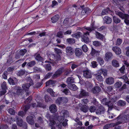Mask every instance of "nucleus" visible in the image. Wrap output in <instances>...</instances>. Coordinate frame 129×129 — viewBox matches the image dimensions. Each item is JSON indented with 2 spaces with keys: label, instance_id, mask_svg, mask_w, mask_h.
I'll return each instance as SVG.
<instances>
[{
  "label": "nucleus",
  "instance_id": "c03bdc74",
  "mask_svg": "<svg viewBox=\"0 0 129 129\" xmlns=\"http://www.w3.org/2000/svg\"><path fill=\"white\" fill-rule=\"evenodd\" d=\"M23 92V90L21 88L18 89L16 91L17 94L19 95H22Z\"/></svg>",
  "mask_w": 129,
  "mask_h": 129
},
{
  "label": "nucleus",
  "instance_id": "9d476101",
  "mask_svg": "<svg viewBox=\"0 0 129 129\" xmlns=\"http://www.w3.org/2000/svg\"><path fill=\"white\" fill-rule=\"evenodd\" d=\"M66 52L67 55H72L74 53V49L71 47H67L66 48Z\"/></svg>",
  "mask_w": 129,
  "mask_h": 129
},
{
  "label": "nucleus",
  "instance_id": "8fccbe9b",
  "mask_svg": "<svg viewBox=\"0 0 129 129\" xmlns=\"http://www.w3.org/2000/svg\"><path fill=\"white\" fill-rule=\"evenodd\" d=\"M30 107L28 105H26L23 106V110L24 111L25 114L28 110L29 108Z\"/></svg>",
  "mask_w": 129,
  "mask_h": 129
},
{
  "label": "nucleus",
  "instance_id": "de8ad7c7",
  "mask_svg": "<svg viewBox=\"0 0 129 129\" xmlns=\"http://www.w3.org/2000/svg\"><path fill=\"white\" fill-rule=\"evenodd\" d=\"M67 41L69 44H73L75 42L74 40L72 38L67 39Z\"/></svg>",
  "mask_w": 129,
  "mask_h": 129
},
{
  "label": "nucleus",
  "instance_id": "49530a36",
  "mask_svg": "<svg viewBox=\"0 0 129 129\" xmlns=\"http://www.w3.org/2000/svg\"><path fill=\"white\" fill-rule=\"evenodd\" d=\"M81 33H75L72 34V37L76 38H80L81 36Z\"/></svg>",
  "mask_w": 129,
  "mask_h": 129
},
{
  "label": "nucleus",
  "instance_id": "5fc2aeb1",
  "mask_svg": "<svg viewBox=\"0 0 129 129\" xmlns=\"http://www.w3.org/2000/svg\"><path fill=\"white\" fill-rule=\"evenodd\" d=\"M122 83L120 82H117L114 84V86L116 88H119L122 85Z\"/></svg>",
  "mask_w": 129,
  "mask_h": 129
},
{
  "label": "nucleus",
  "instance_id": "a19ab883",
  "mask_svg": "<svg viewBox=\"0 0 129 129\" xmlns=\"http://www.w3.org/2000/svg\"><path fill=\"white\" fill-rule=\"evenodd\" d=\"M80 109L82 111L86 112L88 111V107L86 105H83L80 107Z\"/></svg>",
  "mask_w": 129,
  "mask_h": 129
},
{
  "label": "nucleus",
  "instance_id": "20e7f679",
  "mask_svg": "<svg viewBox=\"0 0 129 129\" xmlns=\"http://www.w3.org/2000/svg\"><path fill=\"white\" fill-rule=\"evenodd\" d=\"M68 98L66 97H60L56 101V104L60 105L61 103H66L68 101Z\"/></svg>",
  "mask_w": 129,
  "mask_h": 129
},
{
  "label": "nucleus",
  "instance_id": "f8f14e48",
  "mask_svg": "<svg viewBox=\"0 0 129 129\" xmlns=\"http://www.w3.org/2000/svg\"><path fill=\"white\" fill-rule=\"evenodd\" d=\"M27 122L29 124L31 125L34 124L35 122L33 119V117L31 116H29L26 118Z\"/></svg>",
  "mask_w": 129,
  "mask_h": 129
},
{
  "label": "nucleus",
  "instance_id": "5701e85b",
  "mask_svg": "<svg viewBox=\"0 0 129 129\" xmlns=\"http://www.w3.org/2000/svg\"><path fill=\"white\" fill-rule=\"evenodd\" d=\"M114 79L112 77H110L107 78L105 80L106 83L109 84H111L114 83Z\"/></svg>",
  "mask_w": 129,
  "mask_h": 129
},
{
  "label": "nucleus",
  "instance_id": "c85d7f7f",
  "mask_svg": "<svg viewBox=\"0 0 129 129\" xmlns=\"http://www.w3.org/2000/svg\"><path fill=\"white\" fill-rule=\"evenodd\" d=\"M112 64L113 67L115 68L118 67L119 66L118 62L115 59H113L112 60Z\"/></svg>",
  "mask_w": 129,
  "mask_h": 129
},
{
  "label": "nucleus",
  "instance_id": "4c0bfd02",
  "mask_svg": "<svg viewBox=\"0 0 129 129\" xmlns=\"http://www.w3.org/2000/svg\"><path fill=\"white\" fill-rule=\"evenodd\" d=\"M126 102L124 101L120 100L117 102L118 106H124L126 105Z\"/></svg>",
  "mask_w": 129,
  "mask_h": 129
},
{
  "label": "nucleus",
  "instance_id": "6e6552de",
  "mask_svg": "<svg viewBox=\"0 0 129 129\" xmlns=\"http://www.w3.org/2000/svg\"><path fill=\"white\" fill-rule=\"evenodd\" d=\"M115 13L116 15L120 17L122 19H124L127 16H128L127 17V18L128 17V18L129 17V15L128 14H123L122 12L119 11H117L116 10H115Z\"/></svg>",
  "mask_w": 129,
  "mask_h": 129
},
{
  "label": "nucleus",
  "instance_id": "ea45409f",
  "mask_svg": "<svg viewBox=\"0 0 129 129\" xmlns=\"http://www.w3.org/2000/svg\"><path fill=\"white\" fill-rule=\"evenodd\" d=\"M36 62L35 60H32L28 62L27 64V65L30 67H32L36 64Z\"/></svg>",
  "mask_w": 129,
  "mask_h": 129
},
{
  "label": "nucleus",
  "instance_id": "f704fd0d",
  "mask_svg": "<svg viewBox=\"0 0 129 129\" xmlns=\"http://www.w3.org/2000/svg\"><path fill=\"white\" fill-rule=\"evenodd\" d=\"M95 35L96 38L101 40H103L104 38V36L100 33H96Z\"/></svg>",
  "mask_w": 129,
  "mask_h": 129
},
{
  "label": "nucleus",
  "instance_id": "473e14b6",
  "mask_svg": "<svg viewBox=\"0 0 129 129\" xmlns=\"http://www.w3.org/2000/svg\"><path fill=\"white\" fill-rule=\"evenodd\" d=\"M106 105L108 106V110H111L114 108V105L113 103L109 101L108 102Z\"/></svg>",
  "mask_w": 129,
  "mask_h": 129
},
{
  "label": "nucleus",
  "instance_id": "c756f323",
  "mask_svg": "<svg viewBox=\"0 0 129 129\" xmlns=\"http://www.w3.org/2000/svg\"><path fill=\"white\" fill-rule=\"evenodd\" d=\"M15 118L17 120V125L20 126H21L22 125L23 120L22 119H20L18 116H16Z\"/></svg>",
  "mask_w": 129,
  "mask_h": 129
},
{
  "label": "nucleus",
  "instance_id": "f03ea898",
  "mask_svg": "<svg viewBox=\"0 0 129 129\" xmlns=\"http://www.w3.org/2000/svg\"><path fill=\"white\" fill-rule=\"evenodd\" d=\"M117 118L118 121L116 123V124L118 125L123 123L129 121V115H120L118 116Z\"/></svg>",
  "mask_w": 129,
  "mask_h": 129
},
{
  "label": "nucleus",
  "instance_id": "37998d69",
  "mask_svg": "<svg viewBox=\"0 0 129 129\" xmlns=\"http://www.w3.org/2000/svg\"><path fill=\"white\" fill-rule=\"evenodd\" d=\"M25 72L24 70H21L17 73V75L18 76H21L24 75L25 74Z\"/></svg>",
  "mask_w": 129,
  "mask_h": 129
},
{
  "label": "nucleus",
  "instance_id": "9b49d317",
  "mask_svg": "<svg viewBox=\"0 0 129 129\" xmlns=\"http://www.w3.org/2000/svg\"><path fill=\"white\" fill-rule=\"evenodd\" d=\"M83 76L86 78H91L92 75L90 71L89 70H86L83 71Z\"/></svg>",
  "mask_w": 129,
  "mask_h": 129
},
{
  "label": "nucleus",
  "instance_id": "0e129e2a",
  "mask_svg": "<svg viewBox=\"0 0 129 129\" xmlns=\"http://www.w3.org/2000/svg\"><path fill=\"white\" fill-rule=\"evenodd\" d=\"M26 79L27 81L28 82H29V83H29L31 85L33 84V80H32L30 77H27V78Z\"/></svg>",
  "mask_w": 129,
  "mask_h": 129
},
{
  "label": "nucleus",
  "instance_id": "864d4df0",
  "mask_svg": "<svg viewBox=\"0 0 129 129\" xmlns=\"http://www.w3.org/2000/svg\"><path fill=\"white\" fill-rule=\"evenodd\" d=\"M96 108L93 106H91L89 108V109L91 112H94L96 110Z\"/></svg>",
  "mask_w": 129,
  "mask_h": 129
},
{
  "label": "nucleus",
  "instance_id": "423d86ee",
  "mask_svg": "<svg viewBox=\"0 0 129 129\" xmlns=\"http://www.w3.org/2000/svg\"><path fill=\"white\" fill-rule=\"evenodd\" d=\"M64 70V69L63 68L59 69L52 76V78L54 79L59 76Z\"/></svg>",
  "mask_w": 129,
  "mask_h": 129
},
{
  "label": "nucleus",
  "instance_id": "4468645a",
  "mask_svg": "<svg viewBox=\"0 0 129 129\" xmlns=\"http://www.w3.org/2000/svg\"><path fill=\"white\" fill-rule=\"evenodd\" d=\"M104 23L107 24H110L112 21V19L109 16H105L103 18Z\"/></svg>",
  "mask_w": 129,
  "mask_h": 129
},
{
  "label": "nucleus",
  "instance_id": "b1692460",
  "mask_svg": "<svg viewBox=\"0 0 129 129\" xmlns=\"http://www.w3.org/2000/svg\"><path fill=\"white\" fill-rule=\"evenodd\" d=\"M76 55L77 56H80L83 53L82 50L80 49L76 48L75 51Z\"/></svg>",
  "mask_w": 129,
  "mask_h": 129
},
{
  "label": "nucleus",
  "instance_id": "13d9d810",
  "mask_svg": "<svg viewBox=\"0 0 129 129\" xmlns=\"http://www.w3.org/2000/svg\"><path fill=\"white\" fill-rule=\"evenodd\" d=\"M8 112L11 115H14L15 114L14 110L12 108H10L8 110Z\"/></svg>",
  "mask_w": 129,
  "mask_h": 129
},
{
  "label": "nucleus",
  "instance_id": "f257e3e1",
  "mask_svg": "<svg viewBox=\"0 0 129 129\" xmlns=\"http://www.w3.org/2000/svg\"><path fill=\"white\" fill-rule=\"evenodd\" d=\"M106 28V27L105 26H102L98 28V27L95 25V21H94L91 23L90 26L88 27L85 26L83 28L85 29L90 32H91L95 31L96 29H97V30L99 31H102V30L105 29Z\"/></svg>",
  "mask_w": 129,
  "mask_h": 129
},
{
  "label": "nucleus",
  "instance_id": "ddd939ff",
  "mask_svg": "<svg viewBox=\"0 0 129 129\" xmlns=\"http://www.w3.org/2000/svg\"><path fill=\"white\" fill-rule=\"evenodd\" d=\"M8 81L10 84L13 85H16L18 82V80L15 78H12L10 77L8 80Z\"/></svg>",
  "mask_w": 129,
  "mask_h": 129
},
{
  "label": "nucleus",
  "instance_id": "6ab92c4d",
  "mask_svg": "<svg viewBox=\"0 0 129 129\" xmlns=\"http://www.w3.org/2000/svg\"><path fill=\"white\" fill-rule=\"evenodd\" d=\"M100 53V51H97L93 49L92 48V50L90 53V54L92 56H98Z\"/></svg>",
  "mask_w": 129,
  "mask_h": 129
},
{
  "label": "nucleus",
  "instance_id": "a18cd8bd",
  "mask_svg": "<svg viewBox=\"0 0 129 129\" xmlns=\"http://www.w3.org/2000/svg\"><path fill=\"white\" fill-rule=\"evenodd\" d=\"M114 126V124L113 123H110L108 124H107L104 126L103 127L104 129H108L109 128L113 127Z\"/></svg>",
  "mask_w": 129,
  "mask_h": 129
},
{
  "label": "nucleus",
  "instance_id": "c9c22d12",
  "mask_svg": "<svg viewBox=\"0 0 129 129\" xmlns=\"http://www.w3.org/2000/svg\"><path fill=\"white\" fill-rule=\"evenodd\" d=\"M66 82L68 85L71 84V83H73L74 82V79L73 77H68L67 79Z\"/></svg>",
  "mask_w": 129,
  "mask_h": 129
},
{
  "label": "nucleus",
  "instance_id": "cd10ccee",
  "mask_svg": "<svg viewBox=\"0 0 129 129\" xmlns=\"http://www.w3.org/2000/svg\"><path fill=\"white\" fill-rule=\"evenodd\" d=\"M30 84L28 83H26L23 84L22 85V87L23 89L26 91H28L29 87L31 85Z\"/></svg>",
  "mask_w": 129,
  "mask_h": 129
},
{
  "label": "nucleus",
  "instance_id": "0eeeda50",
  "mask_svg": "<svg viewBox=\"0 0 129 129\" xmlns=\"http://www.w3.org/2000/svg\"><path fill=\"white\" fill-rule=\"evenodd\" d=\"M89 35V33H84V34L81 36L83 41L86 43L89 42V40L88 38Z\"/></svg>",
  "mask_w": 129,
  "mask_h": 129
},
{
  "label": "nucleus",
  "instance_id": "774afa93",
  "mask_svg": "<svg viewBox=\"0 0 129 129\" xmlns=\"http://www.w3.org/2000/svg\"><path fill=\"white\" fill-rule=\"evenodd\" d=\"M0 129H9L8 126L7 125H2L0 126Z\"/></svg>",
  "mask_w": 129,
  "mask_h": 129
},
{
  "label": "nucleus",
  "instance_id": "f3484780",
  "mask_svg": "<svg viewBox=\"0 0 129 129\" xmlns=\"http://www.w3.org/2000/svg\"><path fill=\"white\" fill-rule=\"evenodd\" d=\"M112 56L113 54L111 52H108L105 54V59L106 61H108L112 58Z\"/></svg>",
  "mask_w": 129,
  "mask_h": 129
},
{
  "label": "nucleus",
  "instance_id": "412c9836",
  "mask_svg": "<svg viewBox=\"0 0 129 129\" xmlns=\"http://www.w3.org/2000/svg\"><path fill=\"white\" fill-rule=\"evenodd\" d=\"M49 109L50 111L52 113H55L57 111V108L55 104L51 105L49 107Z\"/></svg>",
  "mask_w": 129,
  "mask_h": 129
},
{
  "label": "nucleus",
  "instance_id": "e2e57ef3",
  "mask_svg": "<svg viewBox=\"0 0 129 129\" xmlns=\"http://www.w3.org/2000/svg\"><path fill=\"white\" fill-rule=\"evenodd\" d=\"M92 67L93 68H95L97 67L98 64L97 62L96 61H93L91 62Z\"/></svg>",
  "mask_w": 129,
  "mask_h": 129
},
{
  "label": "nucleus",
  "instance_id": "393cba45",
  "mask_svg": "<svg viewBox=\"0 0 129 129\" xmlns=\"http://www.w3.org/2000/svg\"><path fill=\"white\" fill-rule=\"evenodd\" d=\"M111 12L112 11L110 10L109 8H108L102 10L101 14L102 15H107L108 13H111Z\"/></svg>",
  "mask_w": 129,
  "mask_h": 129
},
{
  "label": "nucleus",
  "instance_id": "e433bc0d",
  "mask_svg": "<svg viewBox=\"0 0 129 129\" xmlns=\"http://www.w3.org/2000/svg\"><path fill=\"white\" fill-rule=\"evenodd\" d=\"M61 91L66 95H70L71 93L69 90L67 88L63 89Z\"/></svg>",
  "mask_w": 129,
  "mask_h": 129
},
{
  "label": "nucleus",
  "instance_id": "7ed1b4c3",
  "mask_svg": "<svg viewBox=\"0 0 129 129\" xmlns=\"http://www.w3.org/2000/svg\"><path fill=\"white\" fill-rule=\"evenodd\" d=\"M54 50L57 55L55 56V55L53 54L52 55V57H54V58L56 60L59 61L60 60L61 58L60 55L62 53V51L60 49L56 48L54 49Z\"/></svg>",
  "mask_w": 129,
  "mask_h": 129
},
{
  "label": "nucleus",
  "instance_id": "dca6fc26",
  "mask_svg": "<svg viewBox=\"0 0 129 129\" xmlns=\"http://www.w3.org/2000/svg\"><path fill=\"white\" fill-rule=\"evenodd\" d=\"M112 50L117 55H120L121 52V49L119 47L116 46L113 47L112 48Z\"/></svg>",
  "mask_w": 129,
  "mask_h": 129
},
{
  "label": "nucleus",
  "instance_id": "2eb2a0df",
  "mask_svg": "<svg viewBox=\"0 0 129 129\" xmlns=\"http://www.w3.org/2000/svg\"><path fill=\"white\" fill-rule=\"evenodd\" d=\"M105 109L104 107L100 106L96 110V114L100 115L104 113Z\"/></svg>",
  "mask_w": 129,
  "mask_h": 129
},
{
  "label": "nucleus",
  "instance_id": "052dcab7",
  "mask_svg": "<svg viewBox=\"0 0 129 129\" xmlns=\"http://www.w3.org/2000/svg\"><path fill=\"white\" fill-rule=\"evenodd\" d=\"M27 50L24 49L23 50H21L20 51L19 54L21 55H23L27 52Z\"/></svg>",
  "mask_w": 129,
  "mask_h": 129
},
{
  "label": "nucleus",
  "instance_id": "a211bd4d",
  "mask_svg": "<svg viewBox=\"0 0 129 129\" xmlns=\"http://www.w3.org/2000/svg\"><path fill=\"white\" fill-rule=\"evenodd\" d=\"M35 59L38 61L42 62L44 60L43 58L38 53H36L34 55Z\"/></svg>",
  "mask_w": 129,
  "mask_h": 129
},
{
  "label": "nucleus",
  "instance_id": "39448f33",
  "mask_svg": "<svg viewBox=\"0 0 129 129\" xmlns=\"http://www.w3.org/2000/svg\"><path fill=\"white\" fill-rule=\"evenodd\" d=\"M89 96L88 92H87L84 90L81 89L80 91V93L77 95V97L79 99H80L84 97L88 96Z\"/></svg>",
  "mask_w": 129,
  "mask_h": 129
},
{
  "label": "nucleus",
  "instance_id": "bf43d9fd",
  "mask_svg": "<svg viewBox=\"0 0 129 129\" xmlns=\"http://www.w3.org/2000/svg\"><path fill=\"white\" fill-rule=\"evenodd\" d=\"M82 49L83 51L85 52H86L88 51V48L86 45H84L82 46Z\"/></svg>",
  "mask_w": 129,
  "mask_h": 129
},
{
  "label": "nucleus",
  "instance_id": "2f4dec72",
  "mask_svg": "<svg viewBox=\"0 0 129 129\" xmlns=\"http://www.w3.org/2000/svg\"><path fill=\"white\" fill-rule=\"evenodd\" d=\"M96 79L99 81H103V77L101 75V74L99 72L95 75Z\"/></svg>",
  "mask_w": 129,
  "mask_h": 129
},
{
  "label": "nucleus",
  "instance_id": "a878e982",
  "mask_svg": "<svg viewBox=\"0 0 129 129\" xmlns=\"http://www.w3.org/2000/svg\"><path fill=\"white\" fill-rule=\"evenodd\" d=\"M55 121V119L54 118H50L49 119L50 123H49V126L51 127H52L55 125L56 123Z\"/></svg>",
  "mask_w": 129,
  "mask_h": 129
},
{
  "label": "nucleus",
  "instance_id": "4d7b16f0",
  "mask_svg": "<svg viewBox=\"0 0 129 129\" xmlns=\"http://www.w3.org/2000/svg\"><path fill=\"white\" fill-rule=\"evenodd\" d=\"M45 68L46 70L48 71H50L51 69V66L50 64H48L46 65Z\"/></svg>",
  "mask_w": 129,
  "mask_h": 129
},
{
  "label": "nucleus",
  "instance_id": "79ce46f5",
  "mask_svg": "<svg viewBox=\"0 0 129 129\" xmlns=\"http://www.w3.org/2000/svg\"><path fill=\"white\" fill-rule=\"evenodd\" d=\"M99 72L101 74H103L104 76H106L107 75V71L104 69H102L100 70Z\"/></svg>",
  "mask_w": 129,
  "mask_h": 129
},
{
  "label": "nucleus",
  "instance_id": "aec40b11",
  "mask_svg": "<svg viewBox=\"0 0 129 129\" xmlns=\"http://www.w3.org/2000/svg\"><path fill=\"white\" fill-rule=\"evenodd\" d=\"M101 88L99 86H96L92 89L93 93L94 94H97L100 92L101 91Z\"/></svg>",
  "mask_w": 129,
  "mask_h": 129
},
{
  "label": "nucleus",
  "instance_id": "58836bf2",
  "mask_svg": "<svg viewBox=\"0 0 129 129\" xmlns=\"http://www.w3.org/2000/svg\"><path fill=\"white\" fill-rule=\"evenodd\" d=\"M47 91L53 97H55L56 96L55 93L54 92L53 90L51 88H49L47 90Z\"/></svg>",
  "mask_w": 129,
  "mask_h": 129
},
{
  "label": "nucleus",
  "instance_id": "680f3d73",
  "mask_svg": "<svg viewBox=\"0 0 129 129\" xmlns=\"http://www.w3.org/2000/svg\"><path fill=\"white\" fill-rule=\"evenodd\" d=\"M122 40L120 38H118L117 40L116 45L117 46L120 45L122 42Z\"/></svg>",
  "mask_w": 129,
  "mask_h": 129
},
{
  "label": "nucleus",
  "instance_id": "338daca9",
  "mask_svg": "<svg viewBox=\"0 0 129 129\" xmlns=\"http://www.w3.org/2000/svg\"><path fill=\"white\" fill-rule=\"evenodd\" d=\"M69 19L68 18H66L63 21V23L64 25H67L69 22Z\"/></svg>",
  "mask_w": 129,
  "mask_h": 129
},
{
  "label": "nucleus",
  "instance_id": "69168bd1",
  "mask_svg": "<svg viewBox=\"0 0 129 129\" xmlns=\"http://www.w3.org/2000/svg\"><path fill=\"white\" fill-rule=\"evenodd\" d=\"M52 73H49L47 74L45 76V79H47L49 78L52 75Z\"/></svg>",
  "mask_w": 129,
  "mask_h": 129
},
{
  "label": "nucleus",
  "instance_id": "603ef678",
  "mask_svg": "<svg viewBox=\"0 0 129 129\" xmlns=\"http://www.w3.org/2000/svg\"><path fill=\"white\" fill-rule=\"evenodd\" d=\"M32 100V97L31 96H30L25 101L24 103L26 104H28L30 102V101Z\"/></svg>",
  "mask_w": 129,
  "mask_h": 129
},
{
  "label": "nucleus",
  "instance_id": "72a5a7b5",
  "mask_svg": "<svg viewBox=\"0 0 129 129\" xmlns=\"http://www.w3.org/2000/svg\"><path fill=\"white\" fill-rule=\"evenodd\" d=\"M68 87L70 89L73 90H76L78 88L75 84H70L68 85Z\"/></svg>",
  "mask_w": 129,
  "mask_h": 129
},
{
  "label": "nucleus",
  "instance_id": "6e6d98bb",
  "mask_svg": "<svg viewBox=\"0 0 129 129\" xmlns=\"http://www.w3.org/2000/svg\"><path fill=\"white\" fill-rule=\"evenodd\" d=\"M1 87L2 89L6 90L7 89L6 86V83L5 82H4L1 84Z\"/></svg>",
  "mask_w": 129,
  "mask_h": 129
},
{
  "label": "nucleus",
  "instance_id": "3c124183",
  "mask_svg": "<svg viewBox=\"0 0 129 129\" xmlns=\"http://www.w3.org/2000/svg\"><path fill=\"white\" fill-rule=\"evenodd\" d=\"M93 44L96 47L99 46L101 45V43L98 41H95L93 42Z\"/></svg>",
  "mask_w": 129,
  "mask_h": 129
},
{
  "label": "nucleus",
  "instance_id": "09e8293b",
  "mask_svg": "<svg viewBox=\"0 0 129 129\" xmlns=\"http://www.w3.org/2000/svg\"><path fill=\"white\" fill-rule=\"evenodd\" d=\"M97 61L101 65H102L104 63V61L103 59L101 57H98L97 59Z\"/></svg>",
  "mask_w": 129,
  "mask_h": 129
},
{
  "label": "nucleus",
  "instance_id": "1a4fd4ad",
  "mask_svg": "<svg viewBox=\"0 0 129 129\" xmlns=\"http://www.w3.org/2000/svg\"><path fill=\"white\" fill-rule=\"evenodd\" d=\"M112 3L116 7L119 9L121 11L123 10V7L120 5L118 0H112Z\"/></svg>",
  "mask_w": 129,
  "mask_h": 129
},
{
  "label": "nucleus",
  "instance_id": "bb28decb",
  "mask_svg": "<svg viewBox=\"0 0 129 129\" xmlns=\"http://www.w3.org/2000/svg\"><path fill=\"white\" fill-rule=\"evenodd\" d=\"M59 18V16L58 15L56 14L54 15L51 18L52 22L53 23H55L58 21Z\"/></svg>",
  "mask_w": 129,
  "mask_h": 129
},
{
  "label": "nucleus",
  "instance_id": "7c9ffc66",
  "mask_svg": "<svg viewBox=\"0 0 129 129\" xmlns=\"http://www.w3.org/2000/svg\"><path fill=\"white\" fill-rule=\"evenodd\" d=\"M113 19L114 22L116 24H118L120 23L121 20L116 16H114L113 17Z\"/></svg>",
  "mask_w": 129,
  "mask_h": 129
},
{
  "label": "nucleus",
  "instance_id": "4be33fe9",
  "mask_svg": "<svg viewBox=\"0 0 129 129\" xmlns=\"http://www.w3.org/2000/svg\"><path fill=\"white\" fill-rule=\"evenodd\" d=\"M91 12V10L88 7H85L81 11V14L82 15H84L85 14H88Z\"/></svg>",
  "mask_w": 129,
  "mask_h": 129
}]
</instances>
